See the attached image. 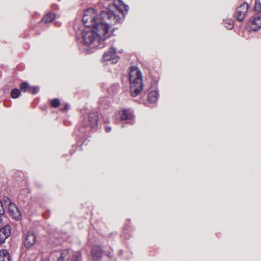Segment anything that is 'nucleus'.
Here are the masks:
<instances>
[{
    "label": "nucleus",
    "mask_w": 261,
    "mask_h": 261,
    "mask_svg": "<svg viewBox=\"0 0 261 261\" xmlns=\"http://www.w3.org/2000/svg\"><path fill=\"white\" fill-rule=\"evenodd\" d=\"M36 242V237L31 231H27L24 236L23 244L27 248H30L34 245Z\"/></svg>",
    "instance_id": "0eeeda50"
},
{
    "label": "nucleus",
    "mask_w": 261,
    "mask_h": 261,
    "mask_svg": "<svg viewBox=\"0 0 261 261\" xmlns=\"http://www.w3.org/2000/svg\"><path fill=\"white\" fill-rule=\"evenodd\" d=\"M0 261H10V256L7 250H0Z\"/></svg>",
    "instance_id": "2eb2a0df"
},
{
    "label": "nucleus",
    "mask_w": 261,
    "mask_h": 261,
    "mask_svg": "<svg viewBox=\"0 0 261 261\" xmlns=\"http://www.w3.org/2000/svg\"><path fill=\"white\" fill-rule=\"evenodd\" d=\"M55 18V15L53 13H49L42 19V21L45 23H48L51 22Z\"/></svg>",
    "instance_id": "a211bd4d"
},
{
    "label": "nucleus",
    "mask_w": 261,
    "mask_h": 261,
    "mask_svg": "<svg viewBox=\"0 0 261 261\" xmlns=\"http://www.w3.org/2000/svg\"><path fill=\"white\" fill-rule=\"evenodd\" d=\"M114 5L116 9L122 13V15H124L125 13H127L129 9L128 6L124 4L121 1L119 0H114Z\"/></svg>",
    "instance_id": "ddd939ff"
},
{
    "label": "nucleus",
    "mask_w": 261,
    "mask_h": 261,
    "mask_svg": "<svg viewBox=\"0 0 261 261\" xmlns=\"http://www.w3.org/2000/svg\"><path fill=\"white\" fill-rule=\"evenodd\" d=\"M108 92L111 94L114 95L116 94L119 90V85L118 84H114L110 86L108 89Z\"/></svg>",
    "instance_id": "f3484780"
},
{
    "label": "nucleus",
    "mask_w": 261,
    "mask_h": 261,
    "mask_svg": "<svg viewBox=\"0 0 261 261\" xmlns=\"http://www.w3.org/2000/svg\"><path fill=\"white\" fill-rule=\"evenodd\" d=\"M108 256L111 257H112V254L111 252H109L107 254Z\"/></svg>",
    "instance_id": "c756f323"
},
{
    "label": "nucleus",
    "mask_w": 261,
    "mask_h": 261,
    "mask_svg": "<svg viewBox=\"0 0 261 261\" xmlns=\"http://www.w3.org/2000/svg\"><path fill=\"white\" fill-rule=\"evenodd\" d=\"M39 91V88L38 87H34L33 88L31 87V89L30 90L29 93L35 94L38 93Z\"/></svg>",
    "instance_id": "a878e982"
},
{
    "label": "nucleus",
    "mask_w": 261,
    "mask_h": 261,
    "mask_svg": "<svg viewBox=\"0 0 261 261\" xmlns=\"http://www.w3.org/2000/svg\"><path fill=\"white\" fill-rule=\"evenodd\" d=\"M251 30L257 31L261 28V14H255L250 21Z\"/></svg>",
    "instance_id": "6e6552de"
},
{
    "label": "nucleus",
    "mask_w": 261,
    "mask_h": 261,
    "mask_svg": "<svg viewBox=\"0 0 261 261\" xmlns=\"http://www.w3.org/2000/svg\"><path fill=\"white\" fill-rule=\"evenodd\" d=\"M82 21L85 27L92 29H108L107 25L102 24V21L97 12L93 8H89L85 11Z\"/></svg>",
    "instance_id": "f03ea898"
},
{
    "label": "nucleus",
    "mask_w": 261,
    "mask_h": 261,
    "mask_svg": "<svg viewBox=\"0 0 261 261\" xmlns=\"http://www.w3.org/2000/svg\"><path fill=\"white\" fill-rule=\"evenodd\" d=\"M5 213V210L2 201L0 200V215H2Z\"/></svg>",
    "instance_id": "bb28decb"
},
{
    "label": "nucleus",
    "mask_w": 261,
    "mask_h": 261,
    "mask_svg": "<svg viewBox=\"0 0 261 261\" xmlns=\"http://www.w3.org/2000/svg\"><path fill=\"white\" fill-rule=\"evenodd\" d=\"M100 17L102 21V24L107 25V31L109 32V37L112 35L113 32L111 25L121 22L122 20L121 17L111 10L101 11L100 12Z\"/></svg>",
    "instance_id": "20e7f679"
},
{
    "label": "nucleus",
    "mask_w": 261,
    "mask_h": 261,
    "mask_svg": "<svg viewBox=\"0 0 261 261\" xmlns=\"http://www.w3.org/2000/svg\"><path fill=\"white\" fill-rule=\"evenodd\" d=\"M129 79L132 96L136 97L141 93L143 89L142 73L138 67L132 66L130 68Z\"/></svg>",
    "instance_id": "7ed1b4c3"
},
{
    "label": "nucleus",
    "mask_w": 261,
    "mask_h": 261,
    "mask_svg": "<svg viewBox=\"0 0 261 261\" xmlns=\"http://www.w3.org/2000/svg\"><path fill=\"white\" fill-rule=\"evenodd\" d=\"M9 215L12 218L19 220L21 218V214L18 208L13 203H10L8 207Z\"/></svg>",
    "instance_id": "9d476101"
},
{
    "label": "nucleus",
    "mask_w": 261,
    "mask_h": 261,
    "mask_svg": "<svg viewBox=\"0 0 261 261\" xmlns=\"http://www.w3.org/2000/svg\"><path fill=\"white\" fill-rule=\"evenodd\" d=\"M67 107H68V106H67V105H66V106H65V107L64 109H63V111H64V110H67V109H68V108H67Z\"/></svg>",
    "instance_id": "7c9ffc66"
},
{
    "label": "nucleus",
    "mask_w": 261,
    "mask_h": 261,
    "mask_svg": "<svg viewBox=\"0 0 261 261\" xmlns=\"http://www.w3.org/2000/svg\"><path fill=\"white\" fill-rule=\"evenodd\" d=\"M71 261H82L81 254L79 252H76L73 254Z\"/></svg>",
    "instance_id": "5701e85b"
},
{
    "label": "nucleus",
    "mask_w": 261,
    "mask_h": 261,
    "mask_svg": "<svg viewBox=\"0 0 261 261\" xmlns=\"http://www.w3.org/2000/svg\"><path fill=\"white\" fill-rule=\"evenodd\" d=\"M20 91L18 89L15 88L12 90L11 95L13 98H17L20 96Z\"/></svg>",
    "instance_id": "4be33fe9"
},
{
    "label": "nucleus",
    "mask_w": 261,
    "mask_h": 261,
    "mask_svg": "<svg viewBox=\"0 0 261 261\" xmlns=\"http://www.w3.org/2000/svg\"><path fill=\"white\" fill-rule=\"evenodd\" d=\"M224 24L225 28L231 30L234 27L233 20L231 19L224 20Z\"/></svg>",
    "instance_id": "6ab92c4d"
},
{
    "label": "nucleus",
    "mask_w": 261,
    "mask_h": 261,
    "mask_svg": "<svg viewBox=\"0 0 261 261\" xmlns=\"http://www.w3.org/2000/svg\"><path fill=\"white\" fill-rule=\"evenodd\" d=\"M254 8L255 12H261V3L259 0H255Z\"/></svg>",
    "instance_id": "b1692460"
},
{
    "label": "nucleus",
    "mask_w": 261,
    "mask_h": 261,
    "mask_svg": "<svg viewBox=\"0 0 261 261\" xmlns=\"http://www.w3.org/2000/svg\"><path fill=\"white\" fill-rule=\"evenodd\" d=\"M111 130V127H106V131L107 133L110 132Z\"/></svg>",
    "instance_id": "cd10ccee"
},
{
    "label": "nucleus",
    "mask_w": 261,
    "mask_h": 261,
    "mask_svg": "<svg viewBox=\"0 0 261 261\" xmlns=\"http://www.w3.org/2000/svg\"><path fill=\"white\" fill-rule=\"evenodd\" d=\"M42 261H47V260H42Z\"/></svg>",
    "instance_id": "2f4dec72"
},
{
    "label": "nucleus",
    "mask_w": 261,
    "mask_h": 261,
    "mask_svg": "<svg viewBox=\"0 0 261 261\" xmlns=\"http://www.w3.org/2000/svg\"><path fill=\"white\" fill-rule=\"evenodd\" d=\"M158 98V93L156 91L150 92L148 96V100L150 103L155 102Z\"/></svg>",
    "instance_id": "dca6fc26"
},
{
    "label": "nucleus",
    "mask_w": 261,
    "mask_h": 261,
    "mask_svg": "<svg viewBox=\"0 0 261 261\" xmlns=\"http://www.w3.org/2000/svg\"><path fill=\"white\" fill-rule=\"evenodd\" d=\"M248 8L249 5L246 2L244 3L237 8L235 16L238 20L242 21L244 19L247 14Z\"/></svg>",
    "instance_id": "423d86ee"
},
{
    "label": "nucleus",
    "mask_w": 261,
    "mask_h": 261,
    "mask_svg": "<svg viewBox=\"0 0 261 261\" xmlns=\"http://www.w3.org/2000/svg\"><path fill=\"white\" fill-rule=\"evenodd\" d=\"M119 57L116 53V48L112 47L108 51H106L102 56L103 61H112L113 63H116L118 61Z\"/></svg>",
    "instance_id": "39448f33"
},
{
    "label": "nucleus",
    "mask_w": 261,
    "mask_h": 261,
    "mask_svg": "<svg viewBox=\"0 0 261 261\" xmlns=\"http://www.w3.org/2000/svg\"><path fill=\"white\" fill-rule=\"evenodd\" d=\"M69 252L67 250H63L58 258L57 261H64L65 258L68 255Z\"/></svg>",
    "instance_id": "412c9836"
},
{
    "label": "nucleus",
    "mask_w": 261,
    "mask_h": 261,
    "mask_svg": "<svg viewBox=\"0 0 261 261\" xmlns=\"http://www.w3.org/2000/svg\"><path fill=\"white\" fill-rule=\"evenodd\" d=\"M51 105L54 108H58L60 105V101L59 99L55 98L51 100Z\"/></svg>",
    "instance_id": "393cba45"
},
{
    "label": "nucleus",
    "mask_w": 261,
    "mask_h": 261,
    "mask_svg": "<svg viewBox=\"0 0 261 261\" xmlns=\"http://www.w3.org/2000/svg\"><path fill=\"white\" fill-rule=\"evenodd\" d=\"M107 29H92L91 31H84L82 33L83 42L91 47H100L105 46L104 41L109 38Z\"/></svg>",
    "instance_id": "f257e3e1"
},
{
    "label": "nucleus",
    "mask_w": 261,
    "mask_h": 261,
    "mask_svg": "<svg viewBox=\"0 0 261 261\" xmlns=\"http://www.w3.org/2000/svg\"><path fill=\"white\" fill-rule=\"evenodd\" d=\"M133 118V112L128 109H124L122 111L120 115V119L121 120H132Z\"/></svg>",
    "instance_id": "4468645a"
},
{
    "label": "nucleus",
    "mask_w": 261,
    "mask_h": 261,
    "mask_svg": "<svg viewBox=\"0 0 261 261\" xmlns=\"http://www.w3.org/2000/svg\"><path fill=\"white\" fill-rule=\"evenodd\" d=\"M3 225V221H2V217L0 216V227Z\"/></svg>",
    "instance_id": "c85d7f7f"
},
{
    "label": "nucleus",
    "mask_w": 261,
    "mask_h": 261,
    "mask_svg": "<svg viewBox=\"0 0 261 261\" xmlns=\"http://www.w3.org/2000/svg\"><path fill=\"white\" fill-rule=\"evenodd\" d=\"M103 250L100 246H94L91 250V256L93 260L99 261L101 259Z\"/></svg>",
    "instance_id": "9b49d317"
},
{
    "label": "nucleus",
    "mask_w": 261,
    "mask_h": 261,
    "mask_svg": "<svg viewBox=\"0 0 261 261\" xmlns=\"http://www.w3.org/2000/svg\"><path fill=\"white\" fill-rule=\"evenodd\" d=\"M20 89L24 92H30L31 89V87L29 84L26 82H23L20 86Z\"/></svg>",
    "instance_id": "aec40b11"
},
{
    "label": "nucleus",
    "mask_w": 261,
    "mask_h": 261,
    "mask_svg": "<svg viewBox=\"0 0 261 261\" xmlns=\"http://www.w3.org/2000/svg\"><path fill=\"white\" fill-rule=\"evenodd\" d=\"M11 233V227L9 225L4 226L0 230V244L5 242V240L8 238Z\"/></svg>",
    "instance_id": "1a4fd4ad"
},
{
    "label": "nucleus",
    "mask_w": 261,
    "mask_h": 261,
    "mask_svg": "<svg viewBox=\"0 0 261 261\" xmlns=\"http://www.w3.org/2000/svg\"><path fill=\"white\" fill-rule=\"evenodd\" d=\"M98 119V114L96 112H91L88 115L89 125L91 129H95L97 127Z\"/></svg>",
    "instance_id": "f8f14e48"
}]
</instances>
